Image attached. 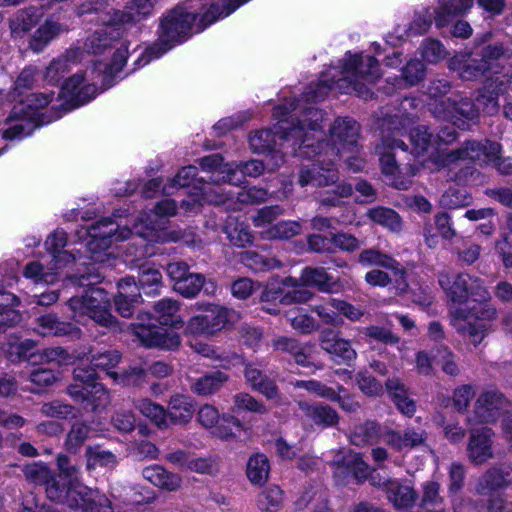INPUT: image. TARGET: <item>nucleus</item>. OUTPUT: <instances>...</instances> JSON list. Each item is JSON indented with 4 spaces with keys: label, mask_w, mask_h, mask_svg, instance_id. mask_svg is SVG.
<instances>
[{
    "label": "nucleus",
    "mask_w": 512,
    "mask_h": 512,
    "mask_svg": "<svg viewBox=\"0 0 512 512\" xmlns=\"http://www.w3.org/2000/svg\"><path fill=\"white\" fill-rule=\"evenodd\" d=\"M408 136L417 162L430 172L450 167L459 161L470 160L480 164L493 163L501 174H512V158L498 157L501 150L498 143L489 140L468 141L464 147L449 152L443 147L442 142L447 144L454 141L457 137L456 130H439L436 141H431L428 130H410Z\"/></svg>",
    "instance_id": "1"
},
{
    "label": "nucleus",
    "mask_w": 512,
    "mask_h": 512,
    "mask_svg": "<svg viewBox=\"0 0 512 512\" xmlns=\"http://www.w3.org/2000/svg\"><path fill=\"white\" fill-rule=\"evenodd\" d=\"M438 283L453 304H463L469 298L473 299L472 306L452 308L450 322L459 334L467 336L477 346L488 335L489 322L496 318V309L484 303L490 299L489 291L479 278L466 273L442 272L438 276Z\"/></svg>",
    "instance_id": "2"
},
{
    "label": "nucleus",
    "mask_w": 512,
    "mask_h": 512,
    "mask_svg": "<svg viewBox=\"0 0 512 512\" xmlns=\"http://www.w3.org/2000/svg\"><path fill=\"white\" fill-rule=\"evenodd\" d=\"M330 141H318L315 146L305 139L298 149V155L304 157H317L311 168H302L299 177L301 186L314 184L318 186H326L335 183L338 179V172L334 168L331 156H343L344 153H350L347 157V167L353 172H359L364 167V160L355 156L358 152L357 130H330Z\"/></svg>",
    "instance_id": "3"
},
{
    "label": "nucleus",
    "mask_w": 512,
    "mask_h": 512,
    "mask_svg": "<svg viewBox=\"0 0 512 512\" xmlns=\"http://www.w3.org/2000/svg\"><path fill=\"white\" fill-rule=\"evenodd\" d=\"M339 73L341 77L337 80L334 79L335 76L331 79L324 76V79L310 84L303 93L304 100L306 102L321 101L332 90L346 94L355 92L358 96L367 98L370 94L368 86L380 77V68L373 56L349 55L348 61Z\"/></svg>",
    "instance_id": "4"
},
{
    "label": "nucleus",
    "mask_w": 512,
    "mask_h": 512,
    "mask_svg": "<svg viewBox=\"0 0 512 512\" xmlns=\"http://www.w3.org/2000/svg\"><path fill=\"white\" fill-rule=\"evenodd\" d=\"M306 286L317 287L322 292L337 293L342 289L339 281L330 277L324 268H305L300 280L288 277L279 286L271 282L262 292L261 300L264 303L273 302L280 304L305 303L312 297V293Z\"/></svg>",
    "instance_id": "5"
},
{
    "label": "nucleus",
    "mask_w": 512,
    "mask_h": 512,
    "mask_svg": "<svg viewBox=\"0 0 512 512\" xmlns=\"http://www.w3.org/2000/svg\"><path fill=\"white\" fill-rule=\"evenodd\" d=\"M91 278L98 281L100 275L82 274L79 278H70V281L78 280L80 286H89L81 296L77 295L69 299L68 306L72 311V316L78 322L88 318L98 325L116 330L119 323L110 312L108 293L103 288L90 286V282L84 283L85 280Z\"/></svg>",
    "instance_id": "6"
},
{
    "label": "nucleus",
    "mask_w": 512,
    "mask_h": 512,
    "mask_svg": "<svg viewBox=\"0 0 512 512\" xmlns=\"http://www.w3.org/2000/svg\"><path fill=\"white\" fill-rule=\"evenodd\" d=\"M55 93L34 92L15 104L6 119L10 124L9 128H24V123L31 124L34 128L49 125L60 119L64 113V105L61 102H54Z\"/></svg>",
    "instance_id": "7"
},
{
    "label": "nucleus",
    "mask_w": 512,
    "mask_h": 512,
    "mask_svg": "<svg viewBox=\"0 0 512 512\" xmlns=\"http://www.w3.org/2000/svg\"><path fill=\"white\" fill-rule=\"evenodd\" d=\"M84 234L85 247L90 253L89 258L95 263L109 266L107 262L113 254L109 251L111 244L128 239L132 231L124 222L123 216L115 213L113 219H101L86 229Z\"/></svg>",
    "instance_id": "8"
},
{
    "label": "nucleus",
    "mask_w": 512,
    "mask_h": 512,
    "mask_svg": "<svg viewBox=\"0 0 512 512\" xmlns=\"http://www.w3.org/2000/svg\"><path fill=\"white\" fill-rule=\"evenodd\" d=\"M176 203L173 200L165 199L158 202L154 211L141 212L137 217H132L124 222H133L136 237L141 242L168 243L178 242L183 235L178 230H167L163 217H171L176 214Z\"/></svg>",
    "instance_id": "9"
},
{
    "label": "nucleus",
    "mask_w": 512,
    "mask_h": 512,
    "mask_svg": "<svg viewBox=\"0 0 512 512\" xmlns=\"http://www.w3.org/2000/svg\"><path fill=\"white\" fill-rule=\"evenodd\" d=\"M196 15L181 6L169 10L160 20L159 38L145 51L147 61L157 58L191 35Z\"/></svg>",
    "instance_id": "10"
},
{
    "label": "nucleus",
    "mask_w": 512,
    "mask_h": 512,
    "mask_svg": "<svg viewBox=\"0 0 512 512\" xmlns=\"http://www.w3.org/2000/svg\"><path fill=\"white\" fill-rule=\"evenodd\" d=\"M73 373L75 380L82 384H74L68 388L69 395L76 402L85 404V408H90L94 412L102 411L110 405V392L103 384L95 382L94 371L76 367Z\"/></svg>",
    "instance_id": "11"
},
{
    "label": "nucleus",
    "mask_w": 512,
    "mask_h": 512,
    "mask_svg": "<svg viewBox=\"0 0 512 512\" xmlns=\"http://www.w3.org/2000/svg\"><path fill=\"white\" fill-rule=\"evenodd\" d=\"M199 309L203 313L192 317L186 328L187 332L193 335L212 336L240 318L235 310L216 304H202Z\"/></svg>",
    "instance_id": "12"
},
{
    "label": "nucleus",
    "mask_w": 512,
    "mask_h": 512,
    "mask_svg": "<svg viewBox=\"0 0 512 512\" xmlns=\"http://www.w3.org/2000/svg\"><path fill=\"white\" fill-rule=\"evenodd\" d=\"M210 172L212 173L211 182L203 183L201 180H195L197 174L195 166L183 167L169 183L163 186V192L172 194L176 188L188 187L197 182L199 186H194L195 192L189 196V199L182 201L181 207L188 213L198 212L204 203H208L204 199L205 186L207 184L220 185L219 173L215 169Z\"/></svg>",
    "instance_id": "13"
},
{
    "label": "nucleus",
    "mask_w": 512,
    "mask_h": 512,
    "mask_svg": "<svg viewBox=\"0 0 512 512\" xmlns=\"http://www.w3.org/2000/svg\"><path fill=\"white\" fill-rule=\"evenodd\" d=\"M511 404L509 400L497 389H484L477 397L472 414L467 421L470 426L476 424L494 423L505 415Z\"/></svg>",
    "instance_id": "14"
},
{
    "label": "nucleus",
    "mask_w": 512,
    "mask_h": 512,
    "mask_svg": "<svg viewBox=\"0 0 512 512\" xmlns=\"http://www.w3.org/2000/svg\"><path fill=\"white\" fill-rule=\"evenodd\" d=\"M299 107V100H291L288 103L276 106L272 116L278 123L289 122L291 124L290 128H321L328 124L329 119L322 110L314 107H303L300 114H298Z\"/></svg>",
    "instance_id": "15"
},
{
    "label": "nucleus",
    "mask_w": 512,
    "mask_h": 512,
    "mask_svg": "<svg viewBox=\"0 0 512 512\" xmlns=\"http://www.w3.org/2000/svg\"><path fill=\"white\" fill-rule=\"evenodd\" d=\"M200 166L204 171H212L215 169L219 173L220 181L234 185L240 183L243 176L257 177L261 175L264 170V164L259 160H251L242 165H236L234 163L223 164V158L219 154L202 158Z\"/></svg>",
    "instance_id": "16"
},
{
    "label": "nucleus",
    "mask_w": 512,
    "mask_h": 512,
    "mask_svg": "<svg viewBox=\"0 0 512 512\" xmlns=\"http://www.w3.org/2000/svg\"><path fill=\"white\" fill-rule=\"evenodd\" d=\"M204 199L209 204H228L229 208L236 209L237 203L256 204L264 202L268 198V193L263 188L249 187L241 188L237 192L227 191L221 185L207 184L204 188Z\"/></svg>",
    "instance_id": "17"
},
{
    "label": "nucleus",
    "mask_w": 512,
    "mask_h": 512,
    "mask_svg": "<svg viewBox=\"0 0 512 512\" xmlns=\"http://www.w3.org/2000/svg\"><path fill=\"white\" fill-rule=\"evenodd\" d=\"M197 420L206 429H213V434L224 440L235 438L243 431V424L238 418L226 415L220 418L218 409L210 404L200 407Z\"/></svg>",
    "instance_id": "18"
},
{
    "label": "nucleus",
    "mask_w": 512,
    "mask_h": 512,
    "mask_svg": "<svg viewBox=\"0 0 512 512\" xmlns=\"http://www.w3.org/2000/svg\"><path fill=\"white\" fill-rule=\"evenodd\" d=\"M394 148L405 149V143L400 139L386 136L376 146V152L380 157L382 173L386 176L389 184L400 190H406L411 185L410 177H405L399 170L395 157L389 150Z\"/></svg>",
    "instance_id": "19"
},
{
    "label": "nucleus",
    "mask_w": 512,
    "mask_h": 512,
    "mask_svg": "<svg viewBox=\"0 0 512 512\" xmlns=\"http://www.w3.org/2000/svg\"><path fill=\"white\" fill-rule=\"evenodd\" d=\"M63 502L83 512H113L111 501L105 494L83 484H77L70 491H65Z\"/></svg>",
    "instance_id": "20"
},
{
    "label": "nucleus",
    "mask_w": 512,
    "mask_h": 512,
    "mask_svg": "<svg viewBox=\"0 0 512 512\" xmlns=\"http://www.w3.org/2000/svg\"><path fill=\"white\" fill-rule=\"evenodd\" d=\"M83 82V75L75 74L63 84L57 102L65 104L63 107L65 114L88 103L97 95L98 88L95 84H83Z\"/></svg>",
    "instance_id": "21"
},
{
    "label": "nucleus",
    "mask_w": 512,
    "mask_h": 512,
    "mask_svg": "<svg viewBox=\"0 0 512 512\" xmlns=\"http://www.w3.org/2000/svg\"><path fill=\"white\" fill-rule=\"evenodd\" d=\"M494 436L491 428L471 426L466 454L473 465L480 466L495 458Z\"/></svg>",
    "instance_id": "22"
},
{
    "label": "nucleus",
    "mask_w": 512,
    "mask_h": 512,
    "mask_svg": "<svg viewBox=\"0 0 512 512\" xmlns=\"http://www.w3.org/2000/svg\"><path fill=\"white\" fill-rule=\"evenodd\" d=\"M419 101L414 98H404L399 107L381 109L377 114L376 124L380 128L393 126L406 128L415 125L419 118L417 107Z\"/></svg>",
    "instance_id": "23"
},
{
    "label": "nucleus",
    "mask_w": 512,
    "mask_h": 512,
    "mask_svg": "<svg viewBox=\"0 0 512 512\" xmlns=\"http://www.w3.org/2000/svg\"><path fill=\"white\" fill-rule=\"evenodd\" d=\"M23 472L29 482L46 486V493L50 500L55 502L64 501L66 488L60 487L59 480L44 463L28 464L24 467Z\"/></svg>",
    "instance_id": "24"
},
{
    "label": "nucleus",
    "mask_w": 512,
    "mask_h": 512,
    "mask_svg": "<svg viewBox=\"0 0 512 512\" xmlns=\"http://www.w3.org/2000/svg\"><path fill=\"white\" fill-rule=\"evenodd\" d=\"M135 335L147 347L173 350L180 345V338L176 332L155 325L139 324L135 327Z\"/></svg>",
    "instance_id": "25"
},
{
    "label": "nucleus",
    "mask_w": 512,
    "mask_h": 512,
    "mask_svg": "<svg viewBox=\"0 0 512 512\" xmlns=\"http://www.w3.org/2000/svg\"><path fill=\"white\" fill-rule=\"evenodd\" d=\"M118 10L112 8L108 0H85L76 8V15L85 21L106 25H118Z\"/></svg>",
    "instance_id": "26"
},
{
    "label": "nucleus",
    "mask_w": 512,
    "mask_h": 512,
    "mask_svg": "<svg viewBox=\"0 0 512 512\" xmlns=\"http://www.w3.org/2000/svg\"><path fill=\"white\" fill-rule=\"evenodd\" d=\"M384 433L385 443L401 453H408L413 449L426 446L427 433L421 429L407 428L401 432L389 427L384 429Z\"/></svg>",
    "instance_id": "27"
},
{
    "label": "nucleus",
    "mask_w": 512,
    "mask_h": 512,
    "mask_svg": "<svg viewBox=\"0 0 512 512\" xmlns=\"http://www.w3.org/2000/svg\"><path fill=\"white\" fill-rule=\"evenodd\" d=\"M371 484L383 487L386 490L389 501L397 509H411L416 500V494L413 488L408 485H402L393 480H376L375 475H371Z\"/></svg>",
    "instance_id": "28"
},
{
    "label": "nucleus",
    "mask_w": 512,
    "mask_h": 512,
    "mask_svg": "<svg viewBox=\"0 0 512 512\" xmlns=\"http://www.w3.org/2000/svg\"><path fill=\"white\" fill-rule=\"evenodd\" d=\"M320 345L324 351L332 356L336 363L349 364L357 357L350 341L338 336L335 332L325 331L320 336Z\"/></svg>",
    "instance_id": "29"
},
{
    "label": "nucleus",
    "mask_w": 512,
    "mask_h": 512,
    "mask_svg": "<svg viewBox=\"0 0 512 512\" xmlns=\"http://www.w3.org/2000/svg\"><path fill=\"white\" fill-rule=\"evenodd\" d=\"M118 294L114 298L117 312L124 318L133 315L134 304L141 298L139 287L133 277L127 276L118 282Z\"/></svg>",
    "instance_id": "30"
},
{
    "label": "nucleus",
    "mask_w": 512,
    "mask_h": 512,
    "mask_svg": "<svg viewBox=\"0 0 512 512\" xmlns=\"http://www.w3.org/2000/svg\"><path fill=\"white\" fill-rule=\"evenodd\" d=\"M191 349L197 354L209 359L216 367L231 369L232 367L243 364L241 355L235 352L221 351L214 346L198 340L190 342Z\"/></svg>",
    "instance_id": "31"
},
{
    "label": "nucleus",
    "mask_w": 512,
    "mask_h": 512,
    "mask_svg": "<svg viewBox=\"0 0 512 512\" xmlns=\"http://www.w3.org/2000/svg\"><path fill=\"white\" fill-rule=\"evenodd\" d=\"M512 485V474L500 467H492L479 477L474 491L478 495H487Z\"/></svg>",
    "instance_id": "32"
},
{
    "label": "nucleus",
    "mask_w": 512,
    "mask_h": 512,
    "mask_svg": "<svg viewBox=\"0 0 512 512\" xmlns=\"http://www.w3.org/2000/svg\"><path fill=\"white\" fill-rule=\"evenodd\" d=\"M246 383L254 390L263 394L268 400H278L279 391L275 382L252 364H247L244 371Z\"/></svg>",
    "instance_id": "33"
},
{
    "label": "nucleus",
    "mask_w": 512,
    "mask_h": 512,
    "mask_svg": "<svg viewBox=\"0 0 512 512\" xmlns=\"http://www.w3.org/2000/svg\"><path fill=\"white\" fill-rule=\"evenodd\" d=\"M358 261L365 267H382L391 270L395 276L404 279L405 271L400 263L393 259L390 255L383 253L377 249H364L358 257Z\"/></svg>",
    "instance_id": "34"
},
{
    "label": "nucleus",
    "mask_w": 512,
    "mask_h": 512,
    "mask_svg": "<svg viewBox=\"0 0 512 512\" xmlns=\"http://www.w3.org/2000/svg\"><path fill=\"white\" fill-rule=\"evenodd\" d=\"M156 0H132L124 10H118V25H133L151 14Z\"/></svg>",
    "instance_id": "35"
},
{
    "label": "nucleus",
    "mask_w": 512,
    "mask_h": 512,
    "mask_svg": "<svg viewBox=\"0 0 512 512\" xmlns=\"http://www.w3.org/2000/svg\"><path fill=\"white\" fill-rule=\"evenodd\" d=\"M37 332L43 336H69L80 337V329L71 323L59 322L57 317L51 314L38 318Z\"/></svg>",
    "instance_id": "36"
},
{
    "label": "nucleus",
    "mask_w": 512,
    "mask_h": 512,
    "mask_svg": "<svg viewBox=\"0 0 512 512\" xmlns=\"http://www.w3.org/2000/svg\"><path fill=\"white\" fill-rule=\"evenodd\" d=\"M169 425L188 423L194 414V405L190 397L176 394L170 398L166 410Z\"/></svg>",
    "instance_id": "37"
},
{
    "label": "nucleus",
    "mask_w": 512,
    "mask_h": 512,
    "mask_svg": "<svg viewBox=\"0 0 512 512\" xmlns=\"http://www.w3.org/2000/svg\"><path fill=\"white\" fill-rule=\"evenodd\" d=\"M67 236L63 230H56L45 241V247L51 254L52 262L57 268H65L76 260V256L68 251H60L66 245Z\"/></svg>",
    "instance_id": "38"
},
{
    "label": "nucleus",
    "mask_w": 512,
    "mask_h": 512,
    "mask_svg": "<svg viewBox=\"0 0 512 512\" xmlns=\"http://www.w3.org/2000/svg\"><path fill=\"white\" fill-rule=\"evenodd\" d=\"M277 136L276 130H253L249 135V143L252 150L256 153L268 152L271 160H276V166H278V160H283L282 155L274 149Z\"/></svg>",
    "instance_id": "39"
},
{
    "label": "nucleus",
    "mask_w": 512,
    "mask_h": 512,
    "mask_svg": "<svg viewBox=\"0 0 512 512\" xmlns=\"http://www.w3.org/2000/svg\"><path fill=\"white\" fill-rule=\"evenodd\" d=\"M61 269L57 268L52 260L48 267L44 266L43 261H32L25 266L23 275L33 281L34 284L48 285L57 281Z\"/></svg>",
    "instance_id": "40"
},
{
    "label": "nucleus",
    "mask_w": 512,
    "mask_h": 512,
    "mask_svg": "<svg viewBox=\"0 0 512 512\" xmlns=\"http://www.w3.org/2000/svg\"><path fill=\"white\" fill-rule=\"evenodd\" d=\"M506 90V83L499 78H489L476 98L478 106H483L488 113L498 109V97Z\"/></svg>",
    "instance_id": "41"
},
{
    "label": "nucleus",
    "mask_w": 512,
    "mask_h": 512,
    "mask_svg": "<svg viewBox=\"0 0 512 512\" xmlns=\"http://www.w3.org/2000/svg\"><path fill=\"white\" fill-rule=\"evenodd\" d=\"M120 360L121 355L118 351L108 350L93 354L91 358H87V361H90L92 367H88L84 362H82L78 367H84L86 371H94L95 377L97 376L98 370L103 371L114 380V376L119 375V373L113 371V369L117 366Z\"/></svg>",
    "instance_id": "42"
},
{
    "label": "nucleus",
    "mask_w": 512,
    "mask_h": 512,
    "mask_svg": "<svg viewBox=\"0 0 512 512\" xmlns=\"http://www.w3.org/2000/svg\"><path fill=\"white\" fill-rule=\"evenodd\" d=\"M384 429H389V426L380 425L374 421H367L354 428L351 434V442L356 446L376 443L379 440L385 442Z\"/></svg>",
    "instance_id": "43"
},
{
    "label": "nucleus",
    "mask_w": 512,
    "mask_h": 512,
    "mask_svg": "<svg viewBox=\"0 0 512 512\" xmlns=\"http://www.w3.org/2000/svg\"><path fill=\"white\" fill-rule=\"evenodd\" d=\"M474 0H441L440 6L435 10V23L439 28L445 27L452 17L466 13Z\"/></svg>",
    "instance_id": "44"
},
{
    "label": "nucleus",
    "mask_w": 512,
    "mask_h": 512,
    "mask_svg": "<svg viewBox=\"0 0 512 512\" xmlns=\"http://www.w3.org/2000/svg\"><path fill=\"white\" fill-rule=\"evenodd\" d=\"M119 37L120 32L115 28L95 31L86 38L83 50L89 54H100L110 49Z\"/></svg>",
    "instance_id": "45"
},
{
    "label": "nucleus",
    "mask_w": 512,
    "mask_h": 512,
    "mask_svg": "<svg viewBox=\"0 0 512 512\" xmlns=\"http://www.w3.org/2000/svg\"><path fill=\"white\" fill-rule=\"evenodd\" d=\"M142 474L153 485L168 491L177 490L181 484V478L178 475L168 472L159 465L144 468Z\"/></svg>",
    "instance_id": "46"
},
{
    "label": "nucleus",
    "mask_w": 512,
    "mask_h": 512,
    "mask_svg": "<svg viewBox=\"0 0 512 512\" xmlns=\"http://www.w3.org/2000/svg\"><path fill=\"white\" fill-rule=\"evenodd\" d=\"M299 407L305 416L317 425L329 427L336 425L339 421L337 412L329 406L299 402Z\"/></svg>",
    "instance_id": "47"
},
{
    "label": "nucleus",
    "mask_w": 512,
    "mask_h": 512,
    "mask_svg": "<svg viewBox=\"0 0 512 512\" xmlns=\"http://www.w3.org/2000/svg\"><path fill=\"white\" fill-rule=\"evenodd\" d=\"M386 389L400 412L408 417L414 415L416 406L413 400L407 397L405 386L397 378L387 380Z\"/></svg>",
    "instance_id": "48"
},
{
    "label": "nucleus",
    "mask_w": 512,
    "mask_h": 512,
    "mask_svg": "<svg viewBox=\"0 0 512 512\" xmlns=\"http://www.w3.org/2000/svg\"><path fill=\"white\" fill-rule=\"evenodd\" d=\"M229 376L221 371L206 374L197 378L191 385V390L201 396H208L219 391L228 381Z\"/></svg>",
    "instance_id": "49"
},
{
    "label": "nucleus",
    "mask_w": 512,
    "mask_h": 512,
    "mask_svg": "<svg viewBox=\"0 0 512 512\" xmlns=\"http://www.w3.org/2000/svg\"><path fill=\"white\" fill-rule=\"evenodd\" d=\"M179 305L172 299H162L153 308V318L163 326H175L182 322L178 315Z\"/></svg>",
    "instance_id": "50"
},
{
    "label": "nucleus",
    "mask_w": 512,
    "mask_h": 512,
    "mask_svg": "<svg viewBox=\"0 0 512 512\" xmlns=\"http://www.w3.org/2000/svg\"><path fill=\"white\" fill-rule=\"evenodd\" d=\"M135 408L159 428L169 426L166 410L163 406L152 402L148 398H142L134 403Z\"/></svg>",
    "instance_id": "51"
},
{
    "label": "nucleus",
    "mask_w": 512,
    "mask_h": 512,
    "mask_svg": "<svg viewBox=\"0 0 512 512\" xmlns=\"http://www.w3.org/2000/svg\"><path fill=\"white\" fill-rule=\"evenodd\" d=\"M249 0H229L226 4L220 7L217 4H212L201 16L198 27L199 31H202L217 19L221 17H227L234 12L239 6L248 2Z\"/></svg>",
    "instance_id": "52"
},
{
    "label": "nucleus",
    "mask_w": 512,
    "mask_h": 512,
    "mask_svg": "<svg viewBox=\"0 0 512 512\" xmlns=\"http://www.w3.org/2000/svg\"><path fill=\"white\" fill-rule=\"evenodd\" d=\"M86 468L92 471L98 467L112 469L117 465L116 456L100 446H89L86 449Z\"/></svg>",
    "instance_id": "53"
},
{
    "label": "nucleus",
    "mask_w": 512,
    "mask_h": 512,
    "mask_svg": "<svg viewBox=\"0 0 512 512\" xmlns=\"http://www.w3.org/2000/svg\"><path fill=\"white\" fill-rule=\"evenodd\" d=\"M19 303V299L14 294L0 291V327L20 322L21 315L15 309Z\"/></svg>",
    "instance_id": "54"
},
{
    "label": "nucleus",
    "mask_w": 512,
    "mask_h": 512,
    "mask_svg": "<svg viewBox=\"0 0 512 512\" xmlns=\"http://www.w3.org/2000/svg\"><path fill=\"white\" fill-rule=\"evenodd\" d=\"M40 17L41 14L36 7L21 9L10 20V29L13 34L20 35L26 33L38 23Z\"/></svg>",
    "instance_id": "55"
},
{
    "label": "nucleus",
    "mask_w": 512,
    "mask_h": 512,
    "mask_svg": "<svg viewBox=\"0 0 512 512\" xmlns=\"http://www.w3.org/2000/svg\"><path fill=\"white\" fill-rule=\"evenodd\" d=\"M333 463L338 469L346 468L358 481L366 479L370 472L369 466L363 461L360 455L352 451H348L341 460H334Z\"/></svg>",
    "instance_id": "56"
},
{
    "label": "nucleus",
    "mask_w": 512,
    "mask_h": 512,
    "mask_svg": "<svg viewBox=\"0 0 512 512\" xmlns=\"http://www.w3.org/2000/svg\"><path fill=\"white\" fill-rule=\"evenodd\" d=\"M269 471V461L264 454H255L249 458L246 473L252 484H264L268 479Z\"/></svg>",
    "instance_id": "57"
},
{
    "label": "nucleus",
    "mask_w": 512,
    "mask_h": 512,
    "mask_svg": "<svg viewBox=\"0 0 512 512\" xmlns=\"http://www.w3.org/2000/svg\"><path fill=\"white\" fill-rule=\"evenodd\" d=\"M230 243L236 247H245L253 242V234L248 226L230 218L224 228Z\"/></svg>",
    "instance_id": "58"
},
{
    "label": "nucleus",
    "mask_w": 512,
    "mask_h": 512,
    "mask_svg": "<svg viewBox=\"0 0 512 512\" xmlns=\"http://www.w3.org/2000/svg\"><path fill=\"white\" fill-rule=\"evenodd\" d=\"M426 66L419 59H410L400 70L399 80L405 87H412L424 80Z\"/></svg>",
    "instance_id": "59"
},
{
    "label": "nucleus",
    "mask_w": 512,
    "mask_h": 512,
    "mask_svg": "<svg viewBox=\"0 0 512 512\" xmlns=\"http://www.w3.org/2000/svg\"><path fill=\"white\" fill-rule=\"evenodd\" d=\"M301 231L300 223L296 221H280L271 227L262 230L260 235L262 239H289Z\"/></svg>",
    "instance_id": "60"
},
{
    "label": "nucleus",
    "mask_w": 512,
    "mask_h": 512,
    "mask_svg": "<svg viewBox=\"0 0 512 512\" xmlns=\"http://www.w3.org/2000/svg\"><path fill=\"white\" fill-rule=\"evenodd\" d=\"M57 466L59 474L56 478L65 481V483L60 484V487H65L66 491H70L77 484H81L79 482V468L71 464L66 455L61 454L57 457Z\"/></svg>",
    "instance_id": "61"
},
{
    "label": "nucleus",
    "mask_w": 512,
    "mask_h": 512,
    "mask_svg": "<svg viewBox=\"0 0 512 512\" xmlns=\"http://www.w3.org/2000/svg\"><path fill=\"white\" fill-rule=\"evenodd\" d=\"M367 216L376 224L386 227L392 231L401 229V220L399 215L392 209L385 207H376L369 209Z\"/></svg>",
    "instance_id": "62"
},
{
    "label": "nucleus",
    "mask_w": 512,
    "mask_h": 512,
    "mask_svg": "<svg viewBox=\"0 0 512 512\" xmlns=\"http://www.w3.org/2000/svg\"><path fill=\"white\" fill-rule=\"evenodd\" d=\"M310 506V512H331L326 496L322 492L309 490L301 495L295 502V507L302 510Z\"/></svg>",
    "instance_id": "63"
},
{
    "label": "nucleus",
    "mask_w": 512,
    "mask_h": 512,
    "mask_svg": "<svg viewBox=\"0 0 512 512\" xmlns=\"http://www.w3.org/2000/svg\"><path fill=\"white\" fill-rule=\"evenodd\" d=\"M3 350L11 361L32 360L36 356L35 343L32 340L9 342L7 346L3 347Z\"/></svg>",
    "instance_id": "64"
}]
</instances>
